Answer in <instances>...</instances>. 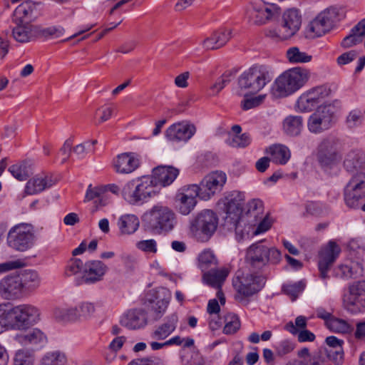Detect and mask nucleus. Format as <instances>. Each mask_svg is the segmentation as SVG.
<instances>
[{
	"label": "nucleus",
	"mask_w": 365,
	"mask_h": 365,
	"mask_svg": "<svg viewBox=\"0 0 365 365\" xmlns=\"http://www.w3.org/2000/svg\"><path fill=\"white\" fill-rule=\"evenodd\" d=\"M104 197L105 192L102 188L92 187L91 185H90L87 189L84 201L95 200V203H96L98 200L100 205H104L106 204Z\"/></svg>",
	"instance_id": "obj_55"
},
{
	"label": "nucleus",
	"mask_w": 365,
	"mask_h": 365,
	"mask_svg": "<svg viewBox=\"0 0 365 365\" xmlns=\"http://www.w3.org/2000/svg\"><path fill=\"white\" fill-rule=\"evenodd\" d=\"M330 93L331 90L325 86L313 88L301 95L297 101V106L302 112L311 111Z\"/></svg>",
	"instance_id": "obj_15"
},
{
	"label": "nucleus",
	"mask_w": 365,
	"mask_h": 365,
	"mask_svg": "<svg viewBox=\"0 0 365 365\" xmlns=\"http://www.w3.org/2000/svg\"><path fill=\"white\" fill-rule=\"evenodd\" d=\"M294 349V342L288 339H285L279 343L276 347V352L277 356H283L291 353Z\"/></svg>",
	"instance_id": "obj_60"
},
{
	"label": "nucleus",
	"mask_w": 365,
	"mask_h": 365,
	"mask_svg": "<svg viewBox=\"0 0 365 365\" xmlns=\"http://www.w3.org/2000/svg\"><path fill=\"white\" fill-rule=\"evenodd\" d=\"M13 322L9 304H0V334L8 329H13Z\"/></svg>",
	"instance_id": "obj_46"
},
{
	"label": "nucleus",
	"mask_w": 365,
	"mask_h": 365,
	"mask_svg": "<svg viewBox=\"0 0 365 365\" xmlns=\"http://www.w3.org/2000/svg\"><path fill=\"white\" fill-rule=\"evenodd\" d=\"M286 58L290 63H306L312 61V56L302 51L297 46H292L286 51Z\"/></svg>",
	"instance_id": "obj_41"
},
{
	"label": "nucleus",
	"mask_w": 365,
	"mask_h": 365,
	"mask_svg": "<svg viewBox=\"0 0 365 365\" xmlns=\"http://www.w3.org/2000/svg\"><path fill=\"white\" fill-rule=\"evenodd\" d=\"M145 227L156 234L168 233L177 225L174 211L167 206L157 205L148 210L143 217Z\"/></svg>",
	"instance_id": "obj_2"
},
{
	"label": "nucleus",
	"mask_w": 365,
	"mask_h": 365,
	"mask_svg": "<svg viewBox=\"0 0 365 365\" xmlns=\"http://www.w3.org/2000/svg\"><path fill=\"white\" fill-rule=\"evenodd\" d=\"M306 212L313 216H321L323 212V207L318 202L309 201L305 205Z\"/></svg>",
	"instance_id": "obj_63"
},
{
	"label": "nucleus",
	"mask_w": 365,
	"mask_h": 365,
	"mask_svg": "<svg viewBox=\"0 0 365 365\" xmlns=\"http://www.w3.org/2000/svg\"><path fill=\"white\" fill-rule=\"evenodd\" d=\"M363 41V39L359 36V35L356 34L354 32H352L351 30V33L349 35L344 38L342 40L341 45L344 48H348L352 47L355 45H357Z\"/></svg>",
	"instance_id": "obj_64"
},
{
	"label": "nucleus",
	"mask_w": 365,
	"mask_h": 365,
	"mask_svg": "<svg viewBox=\"0 0 365 365\" xmlns=\"http://www.w3.org/2000/svg\"><path fill=\"white\" fill-rule=\"evenodd\" d=\"M0 294L5 299H18L24 294L18 275H9L0 281Z\"/></svg>",
	"instance_id": "obj_22"
},
{
	"label": "nucleus",
	"mask_w": 365,
	"mask_h": 365,
	"mask_svg": "<svg viewBox=\"0 0 365 365\" xmlns=\"http://www.w3.org/2000/svg\"><path fill=\"white\" fill-rule=\"evenodd\" d=\"M179 175V170L173 166L160 165L153 169L150 178L155 181V186L170 185Z\"/></svg>",
	"instance_id": "obj_24"
},
{
	"label": "nucleus",
	"mask_w": 365,
	"mask_h": 365,
	"mask_svg": "<svg viewBox=\"0 0 365 365\" xmlns=\"http://www.w3.org/2000/svg\"><path fill=\"white\" fill-rule=\"evenodd\" d=\"M272 79V73L269 67L255 65L243 72L238 78V85L242 90L250 93L261 91Z\"/></svg>",
	"instance_id": "obj_5"
},
{
	"label": "nucleus",
	"mask_w": 365,
	"mask_h": 365,
	"mask_svg": "<svg viewBox=\"0 0 365 365\" xmlns=\"http://www.w3.org/2000/svg\"><path fill=\"white\" fill-rule=\"evenodd\" d=\"M198 261L199 266L203 271L217 264V259L213 252L210 250L202 251L198 257Z\"/></svg>",
	"instance_id": "obj_52"
},
{
	"label": "nucleus",
	"mask_w": 365,
	"mask_h": 365,
	"mask_svg": "<svg viewBox=\"0 0 365 365\" xmlns=\"http://www.w3.org/2000/svg\"><path fill=\"white\" fill-rule=\"evenodd\" d=\"M32 12V6L30 2L25 1L19 5L12 15V21L15 24L22 23Z\"/></svg>",
	"instance_id": "obj_49"
},
{
	"label": "nucleus",
	"mask_w": 365,
	"mask_h": 365,
	"mask_svg": "<svg viewBox=\"0 0 365 365\" xmlns=\"http://www.w3.org/2000/svg\"><path fill=\"white\" fill-rule=\"evenodd\" d=\"M137 247L145 252L156 253L157 243L155 240H146L138 242L136 245Z\"/></svg>",
	"instance_id": "obj_62"
},
{
	"label": "nucleus",
	"mask_w": 365,
	"mask_h": 365,
	"mask_svg": "<svg viewBox=\"0 0 365 365\" xmlns=\"http://www.w3.org/2000/svg\"><path fill=\"white\" fill-rule=\"evenodd\" d=\"M284 329L290 334L297 335V340L301 343L312 342L316 339L315 334L307 329L299 331L292 322H288Z\"/></svg>",
	"instance_id": "obj_44"
},
{
	"label": "nucleus",
	"mask_w": 365,
	"mask_h": 365,
	"mask_svg": "<svg viewBox=\"0 0 365 365\" xmlns=\"http://www.w3.org/2000/svg\"><path fill=\"white\" fill-rule=\"evenodd\" d=\"M34 242V227L31 224H18L11 227L8 233L9 246L17 251H26L33 246Z\"/></svg>",
	"instance_id": "obj_11"
},
{
	"label": "nucleus",
	"mask_w": 365,
	"mask_h": 365,
	"mask_svg": "<svg viewBox=\"0 0 365 365\" xmlns=\"http://www.w3.org/2000/svg\"><path fill=\"white\" fill-rule=\"evenodd\" d=\"M265 282L266 278L262 275L237 272L232 279L235 299L241 302L253 296L263 288Z\"/></svg>",
	"instance_id": "obj_6"
},
{
	"label": "nucleus",
	"mask_w": 365,
	"mask_h": 365,
	"mask_svg": "<svg viewBox=\"0 0 365 365\" xmlns=\"http://www.w3.org/2000/svg\"><path fill=\"white\" fill-rule=\"evenodd\" d=\"M267 153L270 154L272 162L280 165L286 164L291 156L289 148L282 145L270 146Z\"/></svg>",
	"instance_id": "obj_37"
},
{
	"label": "nucleus",
	"mask_w": 365,
	"mask_h": 365,
	"mask_svg": "<svg viewBox=\"0 0 365 365\" xmlns=\"http://www.w3.org/2000/svg\"><path fill=\"white\" fill-rule=\"evenodd\" d=\"M281 258V252L277 249L265 246L262 242L251 245L247 249L245 256L247 264L257 269H261L269 264H277Z\"/></svg>",
	"instance_id": "obj_4"
},
{
	"label": "nucleus",
	"mask_w": 365,
	"mask_h": 365,
	"mask_svg": "<svg viewBox=\"0 0 365 365\" xmlns=\"http://www.w3.org/2000/svg\"><path fill=\"white\" fill-rule=\"evenodd\" d=\"M227 142L229 145L234 148H245L250 144L251 138L248 133H243L232 136Z\"/></svg>",
	"instance_id": "obj_58"
},
{
	"label": "nucleus",
	"mask_w": 365,
	"mask_h": 365,
	"mask_svg": "<svg viewBox=\"0 0 365 365\" xmlns=\"http://www.w3.org/2000/svg\"><path fill=\"white\" fill-rule=\"evenodd\" d=\"M317 156L322 167H331L335 164L338 160L335 143L329 139L322 140L318 146Z\"/></svg>",
	"instance_id": "obj_20"
},
{
	"label": "nucleus",
	"mask_w": 365,
	"mask_h": 365,
	"mask_svg": "<svg viewBox=\"0 0 365 365\" xmlns=\"http://www.w3.org/2000/svg\"><path fill=\"white\" fill-rule=\"evenodd\" d=\"M302 23L301 16L297 9H290L282 15L281 27L284 29L286 36L289 38L294 36L299 29Z\"/></svg>",
	"instance_id": "obj_25"
},
{
	"label": "nucleus",
	"mask_w": 365,
	"mask_h": 365,
	"mask_svg": "<svg viewBox=\"0 0 365 365\" xmlns=\"http://www.w3.org/2000/svg\"><path fill=\"white\" fill-rule=\"evenodd\" d=\"M326 327L332 332L342 334H351L354 331V327L348 321L334 316L327 322Z\"/></svg>",
	"instance_id": "obj_39"
},
{
	"label": "nucleus",
	"mask_w": 365,
	"mask_h": 365,
	"mask_svg": "<svg viewBox=\"0 0 365 365\" xmlns=\"http://www.w3.org/2000/svg\"><path fill=\"white\" fill-rule=\"evenodd\" d=\"M364 120L363 113L360 110L354 109L350 111L346 118V125L349 129L361 125Z\"/></svg>",
	"instance_id": "obj_57"
},
{
	"label": "nucleus",
	"mask_w": 365,
	"mask_h": 365,
	"mask_svg": "<svg viewBox=\"0 0 365 365\" xmlns=\"http://www.w3.org/2000/svg\"><path fill=\"white\" fill-rule=\"evenodd\" d=\"M108 269L107 265L101 260L88 261L84 264L83 278L88 284L100 282Z\"/></svg>",
	"instance_id": "obj_23"
},
{
	"label": "nucleus",
	"mask_w": 365,
	"mask_h": 365,
	"mask_svg": "<svg viewBox=\"0 0 365 365\" xmlns=\"http://www.w3.org/2000/svg\"><path fill=\"white\" fill-rule=\"evenodd\" d=\"M365 197V173L359 172L350 179L344 191L346 205L350 208H356L360 200Z\"/></svg>",
	"instance_id": "obj_12"
},
{
	"label": "nucleus",
	"mask_w": 365,
	"mask_h": 365,
	"mask_svg": "<svg viewBox=\"0 0 365 365\" xmlns=\"http://www.w3.org/2000/svg\"><path fill=\"white\" fill-rule=\"evenodd\" d=\"M76 312L74 307H59L53 309L54 319L59 322H70L77 321Z\"/></svg>",
	"instance_id": "obj_42"
},
{
	"label": "nucleus",
	"mask_w": 365,
	"mask_h": 365,
	"mask_svg": "<svg viewBox=\"0 0 365 365\" xmlns=\"http://www.w3.org/2000/svg\"><path fill=\"white\" fill-rule=\"evenodd\" d=\"M225 327L223 333L227 335L235 334L240 328V321L237 315L233 313H228L225 317Z\"/></svg>",
	"instance_id": "obj_48"
},
{
	"label": "nucleus",
	"mask_w": 365,
	"mask_h": 365,
	"mask_svg": "<svg viewBox=\"0 0 365 365\" xmlns=\"http://www.w3.org/2000/svg\"><path fill=\"white\" fill-rule=\"evenodd\" d=\"M120 322L130 330L143 329L148 324L147 313L143 309H130L121 317Z\"/></svg>",
	"instance_id": "obj_19"
},
{
	"label": "nucleus",
	"mask_w": 365,
	"mask_h": 365,
	"mask_svg": "<svg viewBox=\"0 0 365 365\" xmlns=\"http://www.w3.org/2000/svg\"><path fill=\"white\" fill-rule=\"evenodd\" d=\"M56 183V180L48 175H39L30 179L25 187V192L28 195H34L51 187Z\"/></svg>",
	"instance_id": "obj_27"
},
{
	"label": "nucleus",
	"mask_w": 365,
	"mask_h": 365,
	"mask_svg": "<svg viewBox=\"0 0 365 365\" xmlns=\"http://www.w3.org/2000/svg\"><path fill=\"white\" fill-rule=\"evenodd\" d=\"M157 193L155 181L150 176H144L136 182L129 181L122 190L124 199L130 204L145 202Z\"/></svg>",
	"instance_id": "obj_3"
},
{
	"label": "nucleus",
	"mask_w": 365,
	"mask_h": 365,
	"mask_svg": "<svg viewBox=\"0 0 365 365\" xmlns=\"http://www.w3.org/2000/svg\"><path fill=\"white\" fill-rule=\"evenodd\" d=\"M345 309L356 314L365 312V280L353 283L349 287V293L344 297Z\"/></svg>",
	"instance_id": "obj_13"
},
{
	"label": "nucleus",
	"mask_w": 365,
	"mask_h": 365,
	"mask_svg": "<svg viewBox=\"0 0 365 365\" xmlns=\"http://www.w3.org/2000/svg\"><path fill=\"white\" fill-rule=\"evenodd\" d=\"M303 128V118L299 115H289L283 122L284 132L292 136L298 135Z\"/></svg>",
	"instance_id": "obj_38"
},
{
	"label": "nucleus",
	"mask_w": 365,
	"mask_h": 365,
	"mask_svg": "<svg viewBox=\"0 0 365 365\" xmlns=\"http://www.w3.org/2000/svg\"><path fill=\"white\" fill-rule=\"evenodd\" d=\"M9 171L18 180L23 181L31 174L30 168L26 163H19L9 167Z\"/></svg>",
	"instance_id": "obj_47"
},
{
	"label": "nucleus",
	"mask_w": 365,
	"mask_h": 365,
	"mask_svg": "<svg viewBox=\"0 0 365 365\" xmlns=\"http://www.w3.org/2000/svg\"><path fill=\"white\" fill-rule=\"evenodd\" d=\"M341 252L339 245L330 241L327 246L321 252L318 263L320 277L326 279L329 277L328 271Z\"/></svg>",
	"instance_id": "obj_17"
},
{
	"label": "nucleus",
	"mask_w": 365,
	"mask_h": 365,
	"mask_svg": "<svg viewBox=\"0 0 365 365\" xmlns=\"http://www.w3.org/2000/svg\"><path fill=\"white\" fill-rule=\"evenodd\" d=\"M178 322V317L176 314L169 315L166 317L164 322L156 327L152 332V338L156 340L165 339L175 330Z\"/></svg>",
	"instance_id": "obj_28"
},
{
	"label": "nucleus",
	"mask_w": 365,
	"mask_h": 365,
	"mask_svg": "<svg viewBox=\"0 0 365 365\" xmlns=\"http://www.w3.org/2000/svg\"><path fill=\"white\" fill-rule=\"evenodd\" d=\"M10 312L14 330H26L41 320L40 309L31 304L10 305Z\"/></svg>",
	"instance_id": "obj_9"
},
{
	"label": "nucleus",
	"mask_w": 365,
	"mask_h": 365,
	"mask_svg": "<svg viewBox=\"0 0 365 365\" xmlns=\"http://www.w3.org/2000/svg\"><path fill=\"white\" fill-rule=\"evenodd\" d=\"M364 163L363 154L359 151H351L345 158L344 166L346 171L349 173L358 172Z\"/></svg>",
	"instance_id": "obj_40"
},
{
	"label": "nucleus",
	"mask_w": 365,
	"mask_h": 365,
	"mask_svg": "<svg viewBox=\"0 0 365 365\" xmlns=\"http://www.w3.org/2000/svg\"><path fill=\"white\" fill-rule=\"evenodd\" d=\"M26 265V262L24 259H16L14 261H8L3 263H0V274L22 268Z\"/></svg>",
	"instance_id": "obj_61"
},
{
	"label": "nucleus",
	"mask_w": 365,
	"mask_h": 365,
	"mask_svg": "<svg viewBox=\"0 0 365 365\" xmlns=\"http://www.w3.org/2000/svg\"><path fill=\"white\" fill-rule=\"evenodd\" d=\"M37 38H57L61 37L65 29L61 26H51L48 27H42L36 25Z\"/></svg>",
	"instance_id": "obj_43"
},
{
	"label": "nucleus",
	"mask_w": 365,
	"mask_h": 365,
	"mask_svg": "<svg viewBox=\"0 0 365 365\" xmlns=\"http://www.w3.org/2000/svg\"><path fill=\"white\" fill-rule=\"evenodd\" d=\"M24 293L36 289L41 284L38 273L33 269H25L17 274Z\"/></svg>",
	"instance_id": "obj_31"
},
{
	"label": "nucleus",
	"mask_w": 365,
	"mask_h": 365,
	"mask_svg": "<svg viewBox=\"0 0 365 365\" xmlns=\"http://www.w3.org/2000/svg\"><path fill=\"white\" fill-rule=\"evenodd\" d=\"M33 352L27 349L18 350L14 356V365H33Z\"/></svg>",
	"instance_id": "obj_54"
},
{
	"label": "nucleus",
	"mask_w": 365,
	"mask_h": 365,
	"mask_svg": "<svg viewBox=\"0 0 365 365\" xmlns=\"http://www.w3.org/2000/svg\"><path fill=\"white\" fill-rule=\"evenodd\" d=\"M196 128L194 125L185 122L174 123L167 128L166 138L171 141H187L195 133Z\"/></svg>",
	"instance_id": "obj_21"
},
{
	"label": "nucleus",
	"mask_w": 365,
	"mask_h": 365,
	"mask_svg": "<svg viewBox=\"0 0 365 365\" xmlns=\"http://www.w3.org/2000/svg\"><path fill=\"white\" fill-rule=\"evenodd\" d=\"M140 165L139 159L133 153H123L113 158L112 165L114 170L120 174H129L135 170Z\"/></svg>",
	"instance_id": "obj_18"
},
{
	"label": "nucleus",
	"mask_w": 365,
	"mask_h": 365,
	"mask_svg": "<svg viewBox=\"0 0 365 365\" xmlns=\"http://www.w3.org/2000/svg\"><path fill=\"white\" fill-rule=\"evenodd\" d=\"M279 10V7L276 4L255 1L250 3L247 6L245 16L250 24L262 26L278 16Z\"/></svg>",
	"instance_id": "obj_10"
},
{
	"label": "nucleus",
	"mask_w": 365,
	"mask_h": 365,
	"mask_svg": "<svg viewBox=\"0 0 365 365\" xmlns=\"http://www.w3.org/2000/svg\"><path fill=\"white\" fill-rule=\"evenodd\" d=\"M336 108L334 104L325 103L317 107L307 120L308 130L314 134L329 130L336 121Z\"/></svg>",
	"instance_id": "obj_8"
},
{
	"label": "nucleus",
	"mask_w": 365,
	"mask_h": 365,
	"mask_svg": "<svg viewBox=\"0 0 365 365\" xmlns=\"http://www.w3.org/2000/svg\"><path fill=\"white\" fill-rule=\"evenodd\" d=\"M16 24V26L12 29V36L16 41L27 43L37 38L36 25L29 23Z\"/></svg>",
	"instance_id": "obj_29"
},
{
	"label": "nucleus",
	"mask_w": 365,
	"mask_h": 365,
	"mask_svg": "<svg viewBox=\"0 0 365 365\" xmlns=\"http://www.w3.org/2000/svg\"><path fill=\"white\" fill-rule=\"evenodd\" d=\"M157 294L155 299H148L152 303V309L155 312V319L161 317L162 314L165 312L170 299V294L168 289L160 288L155 291Z\"/></svg>",
	"instance_id": "obj_33"
},
{
	"label": "nucleus",
	"mask_w": 365,
	"mask_h": 365,
	"mask_svg": "<svg viewBox=\"0 0 365 365\" xmlns=\"http://www.w3.org/2000/svg\"><path fill=\"white\" fill-rule=\"evenodd\" d=\"M67 357L63 351H53L46 353L41 361L40 365H66Z\"/></svg>",
	"instance_id": "obj_45"
},
{
	"label": "nucleus",
	"mask_w": 365,
	"mask_h": 365,
	"mask_svg": "<svg viewBox=\"0 0 365 365\" xmlns=\"http://www.w3.org/2000/svg\"><path fill=\"white\" fill-rule=\"evenodd\" d=\"M218 218L215 213L205 210L197 215L190 221V232L193 237L199 242H207L217 230Z\"/></svg>",
	"instance_id": "obj_7"
},
{
	"label": "nucleus",
	"mask_w": 365,
	"mask_h": 365,
	"mask_svg": "<svg viewBox=\"0 0 365 365\" xmlns=\"http://www.w3.org/2000/svg\"><path fill=\"white\" fill-rule=\"evenodd\" d=\"M83 269H84L83 262L79 259L72 258L67 263L65 273L67 276H73L78 274Z\"/></svg>",
	"instance_id": "obj_59"
},
{
	"label": "nucleus",
	"mask_w": 365,
	"mask_h": 365,
	"mask_svg": "<svg viewBox=\"0 0 365 365\" xmlns=\"http://www.w3.org/2000/svg\"><path fill=\"white\" fill-rule=\"evenodd\" d=\"M338 16V10L330 7L322 11L311 23L310 29L317 36L329 31Z\"/></svg>",
	"instance_id": "obj_16"
},
{
	"label": "nucleus",
	"mask_w": 365,
	"mask_h": 365,
	"mask_svg": "<svg viewBox=\"0 0 365 365\" xmlns=\"http://www.w3.org/2000/svg\"><path fill=\"white\" fill-rule=\"evenodd\" d=\"M336 277L344 279L358 278L363 276L364 268L358 262H350L349 264H340L335 269Z\"/></svg>",
	"instance_id": "obj_32"
},
{
	"label": "nucleus",
	"mask_w": 365,
	"mask_h": 365,
	"mask_svg": "<svg viewBox=\"0 0 365 365\" xmlns=\"http://www.w3.org/2000/svg\"><path fill=\"white\" fill-rule=\"evenodd\" d=\"M77 321L87 319L95 312V306L93 303L83 302L75 307Z\"/></svg>",
	"instance_id": "obj_51"
},
{
	"label": "nucleus",
	"mask_w": 365,
	"mask_h": 365,
	"mask_svg": "<svg viewBox=\"0 0 365 365\" xmlns=\"http://www.w3.org/2000/svg\"><path fill=\"white\" fill-rule=\"evenodd\" d=\"M225 210V220L227 222L233 224L237 230V224L242 211V204L235 199H231L227 202Z\"/></svg>",
	"instance_id": "obj_36"
},
{
	"label": "nucleus",
	"mask_w": 365,
	"mask_h": 365,
	"mask_svg": "<svg viewBox=\"0 0 365 365\" xmlns=\"http://www.w3.org/2000/svg\"><path fill=\"white\" fill-rule=\"evenodd\" d=\"M226 180L225 173L221 171L212 172L207 175L200 183L201 199L208 200L217 192H220Z\"/></svg>",
	"instance_id": "obj_14"
},
{
	"label": "nucleus",
	"mask_w": 365,
	"mask_h": 365,
	"mask_svg": "<svg viewBox=\"0 0 365 365\" xmlns=\"http://www.w3.org/2000/svg\"><path fill=\"white\" fill-rule=\"evenodd\" d=\"M140 222L135 215H122L118 221V226L122 235H131L139 227Z\"/></svg>",
	"instance_id": "obj_34"
},
{
	"label": "nucleus",
	"mask_w": 365,
	"mask_h": 365,
	"mask_svg": "<svg viewBox=\"0 0 365 365\" xmlns=\"http://www.w3.org/2000/svg\"><path fill=\"white\" fill-rule=\"evenodd\" d=\"M309 77V72L301 67L287 70L279 76L272 88V94L275 98L287 97L302 88Z\"/></svg>",
	"instance_id": "obj_1"
},
{
	"label": "nucleus",
	"mask_w": 365,
	"mask_h": 365,
	"mask_svg": "<svg viewBox=\"0 0 365 365\" xmlns=\"http://www.w3.org/2000/svg\"><path fill=\"white\" fill-rule=\"evenodd\" d=\"M177 194H180L191 200L197 201L196 197L201 199V188L200 185L192 184L182 187Z\"/></svg>",
	"instance_id": "obj_56"
},
{
	"label": "nucleus",
	"mask_w": 365,
	"mask_h": 365,
	"mask_svg": "<svg viewBox=\"0 0 365 365\" xmlns=\"http://www.w3.org/2000/svg\"><path fill=\"white\" fill-rule=\"evenodd\" d=\"M305 284L302 281L292 284H284L282 291L288 295L292 301H294L304 289Z\"/></svg>",
	"instance_id": "obj_53"
},
{
	"label": "nucleus",
	"mask_w": 365,
	"mask_h": 365,
	"mask_svg": "<svg viewBox=\"0 0 365 365\" xmlns=\"http://www.w3.org/2000/svg\"><path fill=\"white\" fill-rule=\"evenodd\" d=\"M228 274L229 270L226 268L211 269L203 274V280L208 285L220 289Z\"/></svg>",
	"instance_id": "obj_35"
},
{
	"label": "nucleus",
	"mask_w": 365,
	"mask_h": 365,
	"mask_svg": "<svg viewBox=\"0 0 365 365\" xmlns=\"http://www.w3.org/2000/svg\"><path fill=\"white\" fill-rule=\"evenodd\" d=\"M232 31L228 29H220L214 31L210 36L204 39L202 47L206 50H217L224 46L231 38Z\"/></svg>",
	"instance_id": "obj_26"
},
{
	"label": "nucleus",
	"mask_w": 365,
	"mask_h": 365,
	"mask_svg": "<svg viewBox=\"0 0 365 365\" xmlns=\"http://www.w3.org/2000/svg\"><path fill=\"white\" fill-rule=\"evenodd\" d=\"M16 340L22 345H36L43 346L47 342V337L39 329H33L26 334H17Z\"/></svg>",
	"instance_id": "obj_30"
},
{
	"label": "nucleus",
	"mask_w": 365,
	"mask_h": 365,
	"mask_svg": "<svg viewBox=\"0 0 365 365\" xmlns=\"http://www.w3.org/2000/svg\"><path fill=\"white\" fill-rule=\"evenodd\" d=\"M175 202L179 212L182 215H188L194 209L197 204V201L191 200L187 197H184L180 194L175 196Z\"/></svg>",
	"instance_id": "obj_50"
}]
</instances>
